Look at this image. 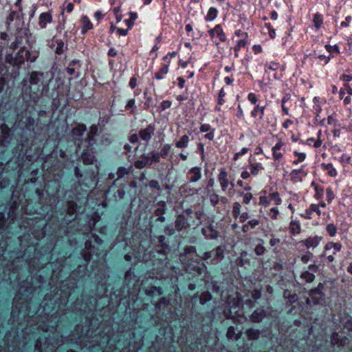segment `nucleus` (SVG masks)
<instances>
[{
	"label": "nucleus",
	"instance_id": "f257e3e1",
	"mask_svg": "<svg viewBox=\"0 0 352 352\" xmlns=\"http://www.w3.org/2000/svg\"><path fill=\"white\" fill-rule=\"evenodd\" d=\"M13 131L7 124L0 126V232L7 228V223H13L18 217V211L22 214H39L45 218L52 211L51 206L41 202L43 190L35 189L36 198L39 201L33 202L28 198L23 188H19L25 173L31 170V177L25 179L26 186L28 183L35 184L38 179L39 170L28 168L35 162L38 161L42 151L37 149L32 155L30 153L31 142L30 139L22 135L19 142L14 148L12 153L8 151L12 140Z\"/></svg>",
	"mask_w": 352,
	"mask_h": 352
},
{
	"label": "nucleus",
	"instance_id": "f03ea898",
	"mask_svg": "<svg viewBox=\"0 0 352 352\" xmlns=\"http://www.w3.org/2000/svg\"><path fill=\"white\" fill-rule=\"evenodd\" d=\"M100 215L98 212H94L91 214L86 216L85 231L82 233L83 240L85 241L84 248L80 251V256L82 258L85 263L78 265L77 268L74 270L71 274L78 279H83L87 272V265L93 260L91 265L92 272H94L93 277L102 291V295L107 296L108 292L107 278H109V272L104 258L107 253L104 252L103 241L96 234L92 233L96 224L100 220Z\"/></svg>",
	"mask_w": 352,
	"mask_h": 352
},
{
	"label": "nucleus",
	"instance_id": "7ed1b4c3",
	"mask_svg": "<svg viewBox=\"0 0 352 352\" xmlns=\"http://www.w3.org/2000/svg\"><path fill=\"white\" fill-rule=\"evenodd\" d=\"M69 92V87L60 79H54L50 72H32L29 78L23 81L22 98L26 103V110L30 107L34 109L41 96L51 98L54 109H57Z\"/></svg>",
	"mask_w": 352,
	"mask_h": 352
},
{
	"label": "nucleus",
	"instance_id": "20e7f679",
	"mask_svg": "<svg viewBox=\"0 0 352 352\" xmlns=\"http://www.w3.org/2000/svg\"><path fill=\"white\" fill-rule=\"evenodd\" d=\"M96 173L92 170L86 175L82 181V173L78 166L74 168V175L78 179V184H75L70 190H67L65 196L67 199L65 208V216L61 219L60 225H69L72 221L76 219L80 209L87 202L89 192L94 188L97 184Z\"/></svg>",
	"mask_w": 352,
	"mask_h": 352
},
{
	"label": "nucleus",
	"instance_id": "39448f33",
	"mask_svg": "<svg viewBox=\"0 0 352 352\" xmlns=\"http://www.w3.org/2000/svg\"><path fill=\"white\" fill-rule=\"evenodd\" d=\"M86 130L87 127L84 124H79L74 126L70 133L72 139L68 141V147L65 150L63 148L58 150V148L61 146L63 142V140H60L54 151L56 155L67 160H72L73 154L78 155V153L80 152L82 146L85 145V139L82 137Z\"/></svg>",
	"mask_w": 352,
	"mask_h": 352
},
{
	"label": "nucleus",
	"instance_id": "423d86ee",
	"mask_svg": "<svg viewBox=\"0 0 352 352\" xmlns=\"http://www.w3.org/2000/svg\"><path fill=\"white\" fill-rule=\"evenodd\" d=\"M21 40V38L16 37V41L12 42L10 46V47L12 50H16L18 47H20V50L18 52H16L14 56L12 54H7L6 56V60L7 63H10L13 66L21 67L25 61L30 63H34L36 61L38 54L34 52L32 53L29 50H26L25 47H20L19 43Z\"/></svg>",
	"mask_w": 352,
	"mask_h": 352
},
{
	"label": "nucleus",
	"instance_id": "0eeeda50",
	"mask_svg": "<svg viewBox=\"0 0 352 352\" xmlns=\"http://www.w3.org/2000/svg\"><path fill=\"white\" fill-rule=\"evenodd\" d=\"M259 95L253 92H250L247 96V100L251 104L254 105L252 110L250 111V117L258 122H265L269 125L274 126L276 123V118L273 115H268L265 118L266 105L262 104L263 102L259 100Z\"/></svg>",
	"mask_w": 352,
	"mask_h": 352
},
{
	"label": "nucleus",
	"instance_id": "6e6552de",
	"mask_svg": "<svg viewBox=\"0 0 352 352\" xmlns=\"http://www.w3.org/2000/svg\"><path fill=\"white\" fill-rule=\"evenodd\" d=\"M21 226L24 227L28 234L35 239L40 240L46 235L47 225L39 217H25Z\"/></svg>",
	"mask_w": 352,
	"mask_h": 352
},
{
	"label": "nucleus",
	"instance_id": "1a4fd4ad",
	"mask_svg": "<svg viewBox=\"0 0 352 352\" xmlns=\"http://www.w3.org/2000/svg\"><path fill=\"white\" fill-rule=\"evenodd\" d=\"M155 278L161 280V284L165 288L168 287L171 292H174L176 294L178 293V276L175 268L157 271Z\"/></svg>",
	"mask_w": 352,
	"mask_h": 352
},
{
	"label": "nucleus",
	"instance_id": "9d476101",
	"mask_svg": "<svg viewBox=\"0 0 352 352\" xmlns=\"http://www.w3.org/2000/svg\"><path fill=\"white\" fill-rule=\"evenodd\" d=\"M222 311L224 317L227 319L234 318L241 315V300L239 297H229L223 303Z\"/></svg>",
	"mask_w": 352,
	"mask_h": 352
},
{
	"label": "nucleus",
	"instance_id": "9b49d317",
	"mask_svg": "<svg viewBox=\"0 0 352 352\" xmlns=\"http://www.w3.org/2000/svg\"><path fill=\"white\" fill-rule=\"evenodd\" d=\"M170 305V299L166 297H162L155 303V314L158 315V320L168 322L171 319L173 312Z\"/></svg>",
	"mask_w": 352,
	"mask_h": 352
},
{
	"label": "nucleus",
	"instance_id": "f8f14e48",
	"mask_svg": "<svg viewBox=\"0 0 352 352\" xmlns=\"http://www.w3.org/2000/svg\"><path fill=\"white\" fill-rule=\"evenodd\" d=\"M79 279L72 276V274L63 280L60 284V296L63 297L66 302L69 297L72 295V292L77 287L78 281Z\"/></svg>",
	"mask_w": 352,
	"mask_h": 352
},
{
	"label": "nucleus",
	"instance_id": "ddd939ff",
	"mask_svg": "<svg viewBox=\"0 0 352 352\" xmlns=\"http://www.w3.org/2000/svg\"><path fill=\"white\" fill-rule=\"evenodd\" d=\"M58 344V338L52 340V339L49 336L47 338H45V341L43 342L42 338L39 337L35 342L34 349L37 352H54Z\"/></svg>",
	"mask_w": 352,
	"mask_h": 352
},
{
	"label": "nucleus",
	"instance_id": "4468645a",
	"mask_svg": "<svg viewBox=\"0 0 352 352\" xmlns=\"http://www.w3.org/2000/svg\"><path fill=\"white\" fill-rule=\"evenodd\" d=\"M156 163H159V155L156 151H153L148 154L142 155L140 158L134 162V166L136 168L142 169Z\"/></svg>",
	"mask_w": 352,
	"mask_h": 352
},
{
	"label": "nucleus",
	"instance_id": "2eb2a0df",
	"mask_svg": "<svg viewBox=\"0 0 352 352\" xmlns=\"http://www.w3.org/2000/svg\"><path fill=\"white\" fill-rule=\"evenodd\" d=\"M324 285L320 283L316 288H313L309 292V297L307 299V304L320 305L324 300V294L323 290Z\"/></svg>",
	"mask_w": 352,
	"mask_h": 352
},
{
	"label": "nucleus",
	"instance_id": "dca6fc26",
	"mask_svg": "<svg viewBox=\"0 0 352 352\" xmlns=\"http://www.w3.org/2000/svg\"><path fill=\"white\" fill-rule=\"evenodd\" d=\"M208 34L216 45H218L220 43L226 42L227 40L222 24H217L213 28L210 29Z\"/></svg>",
	"mask_w": 352,
	"mask_h": 352
},
{
	"label": "nucleus",
	"instance_id": "f3484780",
	"mask_svg": "<svg viewBox=\"0 0 352 352\" xmlns=\"http://www.w3.org/2000/svg\"><path fill=\"white\" fill-rule=\"evenodd\" d=\"M188 348L191 352H205L207 346V342L205 338L201 335L196 336L195 341L186 340Z\"/></svg>",
	"mask_w": 352,
	"mask_h": 352
},
{
	"label": "nucleus",
	"instance_id": "a211bd4d",
	"mask_svg": "<svg viewBox=\"0 0 352 352\" xmlns=\"http://www.w3.org/2000/svg\"><path fill=\"white\" fill-rule=\"evenodd\" d=\"M224 248L223 246H218L215 249L206 252L203 254L201 259L203 261H207L211 259L212 261H217L223 258Z\"/></svg>",
	"mask_w": 352,
	"mask_h": 352
},
{
	"label": "nucleus",
	"instance_id": "6ab92c4d",
	"mask_svg": "<svg viewBox=\"0 0 352 352\" xmlns=\"http://www.w3.org/2000/svg\"><path fill=\"white\" fill-rule=\"evenodd\" d=\"M348 342L347 336L344 332H333L330 338V343L332 346H344Z\"/></svg>",
	"mask_w": 352,
	"mask_h": 352
},
{
	"label": "nucleus",
	"instance_id": "aec40b11",
	"mask_svg": "<svg viewBox=\"0 0 352 352\" xmlns=\"http://www.w3.org/2000/svg\"><path fill=\"white\" fill-rule=\"evenodd\" d=\"M91 146L85 144L82 146L80 152L78 153V154L80 153L81 160L85 164H93L95 161V156L91 149L89 148Z\"/></svg>",
	"mask_w": 352,
	"mask_h": 352
},
{
	"label": "nucleus",
	"instance_id": "412c9836",
	"mask_svg": "<svg viewBox=\"0 0 352 352\" xmlns=\"http://www.w3.org/2000/svg\"><path fill=\"white\" fill-rule=\"evenodd\" d=\"M285 151V143L281 140H279L272 148L273 160L279 162L283 157Z\"/></svg>",
	"mask_w": 352,
	"mask_h": 352
},
{
	"label": "nucleus",
	"instance_id": "4be33fe9",
	"mask_svg": "<svg viewBox=\"0 0 352 352\" xmlns=\"http://www.w3.org/2000/svg\"><path fill=\"white\" fill-rule=\"evenodd\" d=\"M19 126H21L24 133L28 131L34 132L35 129V120L31 116H25L18 121Z\"/></svg>",
	"mask_w": 352,
	"mask_h": 352
},
{
	"label": "nucleus",
	"instance_id": "5701e85b",
	"mask_svg": "<svg viewBox=\"0 0 352 352\" xmlns=\"http://www.w3.org/2000/svg\"><path fill=\"white\" fill-rule=\"evenodd\" d=\"M155 127L153 124H148L146 128L139 131L140 138L148 143L155 134Z\"/></svg>",
	"mask_w": 352,
	"mask_h": 352
},
{
	"label": "nucleus",
	"instance_id": "b1692460",
	"mask_svg": "<svg viewBox=\"0 0 352 352\" xmlns=\"http://www.w3.org/2000/svg\"><path fill=\"white\" fill-rule=\"evenodd\" d=\"M136 184L135 182H131L129 184H120V186L113 193V197L116 201L123 200L126 195V190L129 188V186H135Z\"/></svg>",
	"mask_w": 352,
	"mask_h": 352
},
{
	"label": "nucleus",
	"instance_id": "393cba45",
	"mask_svg": "<svg viewBox=\"0 0 352 352\" xmlns=\"http://www.w3.org/2000/svg\"><path fill=\"white\" fill-rule=\"evenodd\" d=\"M201 168L199 166L192 167L187 172V177L190 183L197 182L201 179Z\"/></svg>",
	"mask_w": 352,
	"mask_h": 352
},
{
	"label": "nucleus",
	"instance_id": "a878e982",
	"mask_svg": "<svg viewBox=\"0 0 352 352\" xmlns=\"http://www.w3.org/2000/svg\"><path fill=\"white\" fill-rule=\"evenodd\" d=\"M201 133H206L204 135V138L212 141L214 138L215 129L212 128L210 124H202L199 127Z\"/></svg>",
	"mask_w": 352,
	"mask_h": 352
},
{
	"label": "nucleus",
	"instance_id": "bb28decb",
	"mask_svg": "<svg viewBox=\"0 0 352 352\" xmlns=\"http://www.w3.org/2000/svg\"><path fill=\"white\" fill-rule=\"evenodd\" d=\"M201 234L207 239H216L219 236L218 231L214 228L212 224H210L206 228H202Z\"/></svg>",
	"mask_w": 352,
	"mask_h": 352
},
{
	"label": "nucleus",
	"instance_id": "cd10ccee",
	"mask_svg": "<svg viewBox=\"0 0 352 352\" xmlns=\"http://www.w3.org/2000/svg\"><path fill=\"white\" fill-rule=\"evenodd\" d=\"M218 181L220 184L221 190L226 191L229 186L228 179V173L224 168H221L218 175Z\"/></svg>",
	"mask_w": 352,
	"mask_h": 352
},
{
	"label": "nucleus",
	"instance_id": "c85d7f7f",
	"mask_svg": "<svg viewBox=\"0 0 352 352\" xmlns=\"http://www.w3.org/2000/svg\"><path fill=\"white\" fill-rule=\"evenodd\" d=\"M98 131V126L96 124L91 125L89 132L87 134V138L85 139V144H87V146H93L95 142L94 137L97 135Z\"/></svg>",
	"mask_w": 352,
	"mask_h": 352
},
{
	"label": "nucleus",
	"instance_id": "c756f323",
	"mask_svg": "<svg viewBox=\"0 0 352 352\" xmlns=\"http://www.w3.org/2000/svg\"><path fill=\"white\" fill-rule=\"evenodd\" d=\"M321 239V237L318 236H315L314 237H309L305 240H302L300 242V243L303 244L307 249L311 248H314L319 245Z\"/></svg>",
	"mask_w": 352,
	"mask_h": 352
},
{
	"label": "nucleus",
	"instance_id": "7c9ffc66",
	"mask_svg": "<svg viewBox=\"0 0 352 352\" xmlns=\"http://www.w3.org/2000/svg\"><path fill=\"white\" fill-rule=\"evenodd\" d=\"M129 173H130V168H125L123 166L119 167L116 171V175H117L118 178L113 181L112 185L111 186V187L109 188V190H113L114 186L120 184L119 180L121 178H122L123 177H124L125 175H129Z\"/></svg>",
	"mask_w": 352,
	"mask_h": 352
},
{
	"label": "nucleus",
	"instance_id": "2f4dec72",
	"mask_svg": "<svg viewBox=\"0 0 352 352\" xmlns=\"http://www.w3.org/2000/svg\"><path fill=\"white\" fill-rule=\"evenodd\" d=\"M188 225V220L184 214H181L177 216L175 226L178 231L186 229Z\"/></svg>",
	"mask_w": 352,
	"mask_h": 352
},
{
	"label": "nucleus",
	"instance_id": "473e14b6",
	"mask_svg": "<svg viewBox=\"0 0 352 352\" xmlns=\"http://www.w3.org/2000/svg\"><path fill=\"white\" fill-rule=\"evenodd\" d=\"M266 315L267 313L265 310L263 309H257L251 314L250 320L252 322H260L266 317Z\"/></svg>",
	"mask_w": 352,
	"mask_h": 352
},
{
	"label": "nucleus",
	"instance_id": "72a5a7b5",
	"mask_svg": "<svg viewBox=\"0 0 352 352\" xmlns=\"http://www.w3.org/2000/svg\"><path fill=\"white\" fill-rule=\"evenodd\" d=\"M145 294L148 296L154 297L162 295L163 290L160 286L152 285L145 289Z\"/></svg>",
	"mask_w": 352,
	"mask_h": 352
},
{
	"label": "nucleus",
	"instance_id": "f704fd0d",
	"mask_svg": "<svg viewBox=\"0 0 352 352\" xmlns=\"http://www.w3.org/2000/svg\"><path fill=\"white\" fill-rule=\"evenodd\" d=\"M52 17L49 12H43L39 16L38 25L41 28H45L47 23H51Z\"/></svg>",
	"mask_w": 352,
	"mask_h": 352
},
{
	"label": "nucleus",
	"instance_id": "c9c22d12",
	"mask_svg": "<svg viewBox=\"0 0 352 352\" xmlns=\"http://www.w3.org/2000/svg\"><path fill=\"white\" fill-rule=\"evenodd\" d=\"M52 184L54 186L52 190H50L51 183L48 182L45 187V190L48 196H54L59 192L60 183L58 181H54L52 182Z\"/></svg>",
	"mask_w": 352,
	"mask_h": 352
},
{
	"label": "nucleus",
	"instance_id": "e433bc0d",
	"mask_svg": "<svg viewBox=\"0 0 352 352\" xmlns=\"http://www.w3.org/2000/svg\"><path fill=\"white\" fill-rule=\"evenodd\" d=\"M261 331L259 329L249 328L245 331V336L248 340H256L259 338Z\"/></svg>",
	"mask_w": 352,
	"mask_h": 352
},
{
	"label": "nucleus",
	"instance_id": "4c0bfd02",
	"mask_svg": "<svg viewBox=\"0 0 352 352\" xmlns=\"http://www.w3.org/2000/svg\"><path fill=\"white\" fill-rule=\"evenodd\" d=\"M323 15L320 12H316L313 15L312 22L316 30H318L321 28L323 24Z\"/></svg>",
	"mask_w": 352,
	"mask_h": 352
},
{
	"label": "nucleus",
	"instance_id": "58836bf2",
	"mask_svg": "<svg viewBox=\"0 0 352 352\" xmlns=\"http://www.w3.org/2000/svg\"><path fill=\"white\" fill-rule=\"evenodd\" d=\"M82 27L81 29V34H85L89 30L93 28V24L87 16H83L81 19Z\"/></svg>",
	"mask_w": 352,
	"mask_h": 352
},
{
	"label": "nucleus",
	"instance_id": "ea45409f",
	"mask_svg": "<svg viewBox=\"0 0 352 352\" xmlns=\"http://www.w3.org/2000/svg\"><path fill=\"white\" fill-rule=\"evenodd\" d=\"M249 168L250 170V173L253 176H256L258 175L259 172L264 169L263 164L260 162L256 163H250Z\"/></svg>",
	"mask_w": 352,
	"mask_h": 352
},
{
	"label": "nucleus",
	"instance_id": "a19ab883",
	"mask_svg": "<svg viewBox=\"0 0 352 352\" xmlns=\"http://www.w3.org/2000/svg\"><path fill=\"white\" fill-rule=\"evenodd\" d=\"M311 186L313 187L315 190L314 197L318 200L322 199L324 195V188L318 185L315 182H311Z\"/></svg>",
	"mask_w": 352,
	"mask_h": 352
},
{
	"label": "nucleus",
	"instance_id": "79ce46f5",
	"mask_svg": "<svg viewBox=\"0 0 352 352\" xmlns=\"http://www.w3.org/2000/svg\"><path fill=\"white\" fill-rule=\"evenodd\" d=\"M218 13L219 11L216 8L210 7L204 18L205 21L206 22L213 21L217 17Z\"/></svg>",
	"mask_w": 352,
	"mask_h": 352
},
{
	"label": "nucleus",
	"instance_id": "37998d69",
	"mask_svg": "<svg viewBox=\"0 0 352 352\" xmlns=\"http://www.w3.org/2000/svg\"><path fill=\"white\" fill-rule=\"evenodd\" d=\"M321 166L330 177H336L338 175V172L331 163H322Z\"/></svg>",
	"mask_w": 352,
	"mask_h": 352
},
{
	"label": "nucleus",
	"instance_id": "c03bdc74",
	"mask_svg": "<svg viewBox=\"0 0 352 352\" xmlns=\"http://www.w3.org/2000/svg\"><path fill=\"white\" fill-rule=\"evenodd\" d=\"M342 248V245L340 243H334L332 241L327 243V244L324 245V250H330L331 249H333V254H336V252H340Z\"/></svg>",
	"mask_w": 352,
	"mask_h": 352
},
{
	"label": "nucleus",
	"instance_id": "a18cd8bd",
	"mask_svg": "<svg viewBox=\"0 0 352 352\" xmlns=\"http://www.w3.org/2000/svg\"><path fill=\"white\" fill-rule=\"evenodd\" d=\"M291 99V94L286 93L283 95L281 99V108L285 115L289 116V108L286 106L287 102Z\"/></svg>",
	"mask_w": 352,
	"mask_h": 352
},
{
	"label": "nucleus",
	"instance_id": "49530a36",
	"mask_svg": "<svg viewBox=\"0 0 352 352\" xmlns=\"http://www.w3.org/2000/svg\"><path fill=\"white\" fill-rule=\"evenodd\" d=\"M301 231L300 224L298 221H291L289 223V232L293 234L296 235L298 234H300Z\"/></svg>",
	"mask_w": 352,
	"mask_h": 352
},
{
	"label": "nucleus",
	"instance_id": "de8ad7c7",
	"mask_svg": "<svg viewBox=\"0 0 352 352\" xmlns=\"http://www.w3.org/2000/svg\"><path fill=\"white\" fill-rule=\"evenodd\" d=\"M189 142V136L188 135H184L175 142V146L178 148H185L188 147Z\"/></svg>",
	"mask_w": 352,
	"mask_h": 352
},
{
	"label": "nucleus",
	"instance_id": "09e8293b",
	"mask_svg": "<svg viewBox=\"0 0 352 352\" xmlns=\"http://www.w3.org/2000/svg\"><path fill=\"white\" fill-rule=\"evenodd\" d=\"M69 227H67L66 228V230H65V235L68 238V241H69V245L72 246V247H78V248H81L82 245H79L78 243H79V241H78L77 238L76 237H72V236H70V230H69Z\"/></svg>",
	"mask_w": 352,
	"mask_h": 352
},
{
	"label": "nucleus",
	"instance_id": "8fccbe9b",
	"mask_svg": "<svg viewBox=\"0 0 352 352\" xmlns=\"http://www.w3.org/2000/svg\"><path fill=\"white\" fill-rule=\"evenodd\" d=\"M171 148V144H165L162 146L160 152H157V154L159 155V162H160V158L166 159L167 157Z\"/></svg>",
	"mask_w": 352,
	"mask_h": 352
},
{
	"label": "nucleus",
	"instance_id": "3c124183",
	"mask_svg": "<svg viewBox=\"0 0 352 352\" xmlns=\"http://www.w3.org/2000/svg\"><path fill=\"white\" fill-rule=\"evenodd\" d=\"M169 69L166 65H161L159 70L155 74V78L160 80L164 78V76L168 74Z\"/></svg>",
	"mask_w": 352,
	"mask_h": 352
},
{
	"label": "nucleus",
	"instance_id": "603ef678",
	"mask_svg": "<svg viewBox=\"0 0 352 352\" xmlns=\"http://www.w3.org/2000/svg\"><path fill=\"white\" fill-rule=\"evenodd\" d=\"M283 297L288 300L289 303H294L297 301L298 297L296 293H292L289 289H285L283 293Z\"/></svg>",
	"mask_w": 352,
	"mask_h": 352
},
{
	"label": "nucleus",
	"instance_id": "864d4df0",
	"mask_svg": "<svg viewBox=\"0 0 352 352\" xmlns=\"http://www.w3.org/2000/svg\"><path fill=\"white\" fill-rule=\"evenodd\" d=\"M18 302L19 300H17L15 302H14V307H13V309L11 312V315L13 318H14L16 316V315L17 316H19L23 311V309H25L24 310V312H26L28 311V307L27 306H23V305H21L19 308L17 307V304H18Z\"/></svg>",
	"mask_w": 352,
	"mask_h": 352
},
{
	"label": "nucleus",
	"instance_id": "5fc2aeb1",
	"mask_svg": "<svg viewBox=\"0 0 352 352\" xmlns=\"http://www.w3.org/2000/svg\"><path fill=\"white\" fill-rule=\"evenodd\" d=\"M321 135V131H319L318 133V136L320 137ZM314 143V147L318 148L322 145V140L320 138L318 140H316L314 138H309L306 140V145L311 146V144Z\"/></svg>",
	"mask_w": 352,
	"mask_h": 352
},
{
	"label": "nucleus",
	"instance_id": "6e6d98bb",
	"mask_svg": "<svg viewBox=\"0 0 352 352\" xmlns=\"http://www.w3.org/2000/svg\"><path fill=\"white\" fill-rule=\"evenodd\" d=\"M300 278L307 283H312L315 279L314 273L308 270L304 271L300 274Z\"/></svg>",
	"mask_w": 352,
	"mask_h": 352
},
{
	"label": "nucleus",
	"instance_id": "4d7b16f0",
	"mask_svg": "<svg viewBox=\"0 0 352 352\" xmlns=\"http://www.w3.org/2000/svg\"><path fill=\"white\" fill-rule=\"evenodd\" d=\"M293 154L296 157V159L294 160L292 162L294 165H298L299 163L304 162L307 157V155L305 153H301L297 151H294L293 152Z\"/></svg>",
	"mask_w": 352,
	"mask_h": 352
},
{
	"label": "nucleus",
	"instance_id": "13d9d810",
	"mask_svg": "<svg viewBox=\"0 0 352 352\" xmlns=\"http://www.w3.org/2000/svg\"><path fill=\"white\" fill-rule=\"evenodd\" d=\"M313 102H314L313 109L316 113V118H317V117L320 116L319 115L322 111V107L320 104V98L315 96L313 98Z\"/></svg>",
	"mask_w": 352,
	"mask_h": 352
},
{
	"label": "nucleus",
	"instance_id": "bf43d9fd",
	"mask_svg": "<svg viewBox=\"0 0 352 352\" xmlns=\"http://www.w3.org/2000/svg\"><path fill=\"white\" fill-rule=\"evenodd\" d=\"M248 44V41H245L244 40H238L236 41V44L233 47L234 51V56L236 58L239 57V52L243 47H245Z\"/></svg>",
	"mask_w": 352,
	"mask_h": 352
},
{
	"label": "nucleus",
	"instance_id": "052dcab7",
	"mask_svg": "<svg viewBox=\"0 0 352 352\" xmlns=\"http://www.w3.org/2000/svg\"><path fill=\"white\" fill-rule=\"evenodd\" d=\"M241 332L236 333V329L234 327L230 326L228 327L226 333V336L229 339L238 340L240 338Z\"/></svg>",
	"mask_w": 352,
	"mask_h": 352
},
{
	"label": "nucleus",
	"instance_id": "680f3d73",
	"mask_svg": "<svg viewBox=\"0 0 352 352\" xmlns=\"http://www.w3.org/2000/svg\"><path fill=\"white\" fill-rule=\"evenodd\" d=\"M126 110H130L131 114H134L137 110V106L135 105V98H131L127 100L125 105Z\"/></svg>",
	"mask_w": 352,
	"mask_h": 352
},
{
	"label": "nucleus",
	"instance_id": "e2e57ef3",
	"mask_svg": "<svg viewBox=\"0 0 352 352\" xmlns=\"http://www.w3.org/2000/svg\"><path fill=\"white\" fill-rule=\"evenodd\" d=\"M264 67H265V70L269 69L271 71H276L280 68V65L279 63L274 62V61H270V62L265 63L264 65Z\"/></svg>",
	"mask_w": 352,
	"mask_h": 352
},
{
	"label": "nucleus",
	"instance_id": "0e129e2a",
	"mask_svg": "<svg viewBox=\"0 0 352 352\" xmlns=\"http://www.w3.org/2000/svg\"><path fill=\"white\" fill-rule=\"evenodd\" d=\"M337 230V227L333 223H329L326 226V231L328 233V234L331 237L336 236Z\"/></svg>",
	"mask_w": 352,
	"mask_h": 352
},
{
	"label": "nucleus",
	"instance_id": "69168bd1",
	"mask_svg": "<svg viewBox=\"0 0 352 352\" xmlns=\"http://www.w3.org/2000/svg\"><path fill=\"white\" fill-rule=\"evenodd\" d=\"M270 196V201H274L276 206L280 205L282 203V199L280 197L279 193L278 192H274L269 195Z\"/></svg>",
	"mask_w": 352,
	"mask_h": 352
},
{
	"label": "nucleus",
	"instance_id": "338daca9",
	"mask_svg": "<svg viewBox=\"0 0 352 352\" xmlns=\"http://www.w3.org/2000/svg\"><path fill=\"white\" fill-rule=\"evenodd\" d=\"M324 48L329 53H333V52H335L336 54H340V47H339V46L337 44H336L334 45H331L329 44H326L324 45Z\"/></svg>",
	"mask_w": 352,
	"mask_h": 352
},
{
	"label": "nucleus",
	"instance_id": "774afa93",
	"mask_svg": "<svg viewBox=\"0 0 352 352\" xmlns=\"http://www.w3.org/2000/svg\"><path fill=\"white\" fill-rule=\"evenodd\" d=\"M157 240L163 250L168 249V245L166 243L165 236L160 235L157 237Z\"/></svg>",
	"mask_w": 352,
	"mask_h": 352
}]
</instances>
